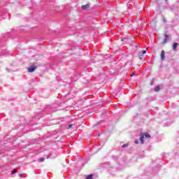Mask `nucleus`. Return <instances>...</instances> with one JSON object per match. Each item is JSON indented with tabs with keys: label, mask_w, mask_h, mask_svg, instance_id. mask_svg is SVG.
I'll return each mask as SVG.
<instances>
[{
	"label": "nucleus",
	"mask_w": 179,
	"mask_h": 179,
	"mask_svg": "<svg viewBox=\"0 0 179 179\" xmlns=\"http://www.w3.org/2000/svg\"><path fill=\"white\" fill-rule=\"evenodd\" d=\"M145 137L150 138V135H149V134H148V133H144L142 136H141L140 141L142 144L145 143V141L143 140V139H145Z\"/></svg>",
	"instance_id": "f257e3e1"
},
{
	"label": "nucleus",
	"mask_w": 179,
	"mask_h": 179,
	"mask_svg": "<svg viewBox=\"0 0 179 179\" xmlns=\"http://www.w3.org/2000/svg\"><path fill=\"white\" fill-rule=\"evenodd\" d=\"M164 55H165L164 50H162V52H161V59H162V61H164V58H165Z\"/></svg>",
	"instance_id": "f03ea898"
},
{
	"label": "nucleus",
	"mask_w": 179,
	"mask_h": 179,
	"mask_svg": "<svg viewBox=\"0 0 179 179\" xmlns=\"http://www.w3.org/2000/svg\"><path fill=\"white\" fill-rule=\"evenodd\" d=\"M90 6V4L87 3L86 5L82 6V9L85 10V9H88V8Z\"/></svg>",
	"instance_id": "7ed1b4c3"
},
{
	"label": "nucleus",
	"mask_w": 179,
	"mask_h": 179,
	"mask_svg": "<svg viewBox=\"0 0 179 179\" xmlns=\"http://www.w3.org/2000/svg\"><path fill=\"white\" fill-rule=\"evenodd\" d=\"M36 71V67H30L28 69V72H34Z\"/></svg>",
	"instance_id": "20e7f679"
},
{
	"label": "nucleus",
	"mask_w": 179,
	"mask_h": 179,
	"mask_svg": "<svg viewBox=\"0 0 179 179\" xmlns=\"http://www.w3.org/2000/svg\"><path fill=\"white\" fill-rule=\"evenodd\" d=\"M169 41V35L165 34L164 43H167Z\"/></svg>",
	"instance_id": "39448f33"
},
{
	"label": "nucleus",
	"mask_w": 179,
	"mask_h": 179,
	"mask_svg": "<svg viewBox=\"0 0 179 179\" xmlns=\"http://www.w3.org/2000/svg\"><path fill=\"white\" fill-rule=\"evenodd\" d=\"M178 46V43H173V50H177V47Z\"/></svg>",
	"instance_id": "423d86ee"
},
{
	"label": "nucleus",
	"mask_w": 179,
	"mask_h": 179,
	"mask_svg": "<svg viewBox=\"0 0 179 179\" xmlns=\"http://www.w3.org/2000/svg\"><path fill=\"white\" fill-rule=\"evenodd\" d=\"M86 179H93V174L88 175L86 177Z\"/></svg>",
	"instance_id": "0eeeda50"
},
{
	"label": "nucleus",
	"mask_w": 179,
	"mask_h": 179,
	"mask_svg": "<svg viewBox=\"0 0 179 179\" xmlns=\"http://www.w3.org/2000/svg\"><path fill=\"white\" fill-rule=\"evenodd\" d=\"M159 90H160V87L159 86L155 88V92H159Z\"/></svg>",
	"instance_id": "6e6552de"
},
{
	"label": "nucleus",
	"mask_w": 179,
	"mask_h": 179,
	"mask_svg": "<svg viewBox=\"0 0 179 179\" xmlns=\"http://www.w3.org/2000/svg\"><path fill=\"white\" fill-rule=\"evenodd\" d=\"M15 173H17V170H16V169H13V170L11 171V173H12V174H15Z\"/></svg>",
	"instance_id": "1a4fd4ad"
},
{
	"label": "nucleus",
	"mask_w": 179,
	"mask_h": 179,
	"mask_svg": "<svg viewBox=\"0 0 179 179\" xmlns=\"http://www.w3.org/2000/svg\"><path fill=\"white\" fill-rule=\"evenodd\" d=\"M38 162H44V158H39Z\"/></svg>",
	"instance_id": "9d476101"
},
{
	"label": "nucleus",
	"mask_w": 179,
	"mask_h": 179,
	"mask_svg": "<svg viewBox=\"0 0 179 179\" xmlns=\"http://www.w3.org/2000/svg\"><path fill=\"white\" fill-rule=\"evenodd\" d=\"M127 146H128V145L124 144V145H122V148H127Z\"/></svg>",
	"instance_id": "9b49d317"
},
{
	"label": "nucleus",
	"mask_w": 179,
	"mask_h": 179,
	"mask_svg": "<svg viewBox=\"0 0 179 179\" xmlns=\"http://www.w3.org/2000/svg\"><path fill=\"white\" fill-rule=\"evenodd\" d=\"M143 55L146 54V50H142Z\"/></svg>",
	"instance_id": "f8f14e48"
},
{
	"label": "nucleus",
	"mask_w": 179,
	"mask_h": 179,
	"mask_svg": "<svg viewBox=\"0 0 179 179\" xmlns=\"http://www.w3.org/2000/svg\"><path fill=\"white\" fill-rule=\"evenodd\" d=\"M134 143H136V145H138L139 143V142L138 141H135Z\"/></svg>",
	"instance_id": "ddd939ff"
},
{
	"label": "nucleus",
	"mask_w": 179,
	"mask_h": 179,
	"mask_svg": "<svg viewBox=\"0 0 179 179\" xmlns=\"http://www.w3.org/2000/svg\"><path fill=\"white\" fill-rule=\"evenodd\" d=\"M19 176H20V177H23V174L20 173V174H19Z\"/></svg>",
	"instance_id": "4468645a"
},
{
	"label": "nucleus",
	"mask_w": 179,
	"mask_h": 179,
	"mask_svg": "<svg viewBox=\"0 0 179 179\" xmlns=\"http://www.w3.org/2000/svg\"><path fill=\"white\" fill-rule=\"evenodd\" d=\"M73 124L69 125V128H72Z\"/></svg>",
	"instance_id": "2eb2a0df"
},
{
	"label": "nucleus",
	"mask_w": 179,
	"mask_h": 179,
	"mask_svg": "<svg viewBox=\"0 0 179 179\" xmlns=\"http://www.w3.org/2000/svg\"><path fill=\"white\" fill-rule=\"evenodd\" d=\"M50 156H48L47 159H49Z\"/></svg>",
	"instance_id": "dca6fc26"
},
{
	"label": "nucleus",
	"mask_w": 179,
	"mask_h": 179,
	"mask_svg": "<svg viewBox=\"0 0 179 179\" xmlns=\"http://www.w3.org/2000/svg\"><path fill=\"white\" fill-rule=\"evenodd\" d=\"M131 76H134V74H131Z\"/></svg>",
	"instance_id": "f3484780"
},
{
	"label": "nucleus",
	"mask_w": 179,
	"mask_h": 179,
	"mask_svg": "<svg viewBox=\"0 0 179 179\" xmlns=\"http://www.w3.org/2000/svg\"><path fill=\"white\" fill-rule=\"evenodd\" d=\"M165 1H167V0H165Z\"/></svg>",
	"instance_id": "a211bd4d"
}]
</instances>
